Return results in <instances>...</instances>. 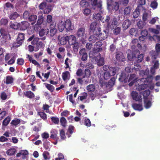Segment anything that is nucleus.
<instances>
[{
    "label": "nucleus",
    "instance_id": "58836bf2",
    "mask_svg": "<svg viewBox=\"0 0 160 160\" xmlns=\"http://www.w3.org/2000/svg\"><path fill=\"white\" fill-rule=\"evenodd\" d=\"M159 52L156 51L152 50L150 52V54L152 59H156L158 54Z\"/></svg>",
    "mask_w": 160,
    "mask_h": 160
},
{
    "label": "nucleus",
    "instance_id": "72a5a7b5",
    "mask_svg": "<svg viewBox=\"0 0 160 160\" xmlns=\"http://www.w3.org/2000/svg\"><path fill=\"white\" fill-rule=\"evenodd\" d=\"M146 4V0H138V5L137 7L140 8H142V10H145L144 8L142 6Z\"/></svg>",
    "mask_w": 160,
    "mask_h": 160
},
{
    "label": "nucleus",
    "instance_id": "ddd939ff",
    "mask_svg": "<svg viewBox=\"0 0 160 160\" xmlns=\"http://www.w3.org/2000/svg\"><path fill=\"white\" fill-rule=\"evenodd\" d=\"M128 76L129 74L128 73L122 72L120 75L119 80L121 82H128Z\"/></svg>",
    "mask_w": 160,
    "mask_h": 160
},
{
    "label": "nucleus",
    "instance_id": "1a4fd4ad",
    "mask_svg": "<svg viewBox=\"0 0 160 160\" xmlns=\"http://www.w3.org/2000/svg\"><path fill=\"white\" fill-rule=\"evenodd\" d=\"M91 5L92 6H95L101 11L102 9V1L98 0H91Z\"/></svg>",
    "mask_w": 160,
    "mask_h": 160
},
{
    "label": "nucleus",
    "instance_id": "a19ab883",
    "mask_svg": "<svg viewBox=\"0 0 160 160\" xmlns=\"http://www.w3.org/2000/svg\"><path fill=\"white\" fill-rule=\"evenodd\" d=\"M121 32V28L119 27H117L115 28L113 31V33L115 35H117L119 34Z\"/></svg>",
    "mask_w": 160,
    "mask_h": 160
},
{
    "label": "nucleus",
    "instance_id": "774afa93",
    "mask_svg": "<svg viewBox=\"0 0 160 160\" xmlns=\"http://www.w3.org/2000/svg\"><path fill=\"white\" fill-rule=\"evenodd\" d=\"M0 32L1 35L3 37L7 36L8 34V32L3 28L0 29Z\"/></svg>",
    "mask_w": 160,
    "mask_h": 160
},
{
    "label": "nucleus",
    "instance_id": "4c0bfd02",
    "mask_svg": "<svg viewBox=\"0 0 160 160\" xmlns=\"http://www.w3.org/2000/svg\"><path fill=\"white\" fill-rule=\"evenodd\" d=\"M140 9H141V8L137 7L135 10L133 12L132 15L133 17L134 18H137L139 15Z\"/></svg>",
    "mask_w": 160,
    "mask_h": 160
},
{
    "label": "nucleus",
    "instance_id": "4be33fe9",
    "mask_svg": "<svg viewBox=\"0 0 160 160\" xmlns=\"http://www.w3.org/2000/svg\"><path fill=\"white\" fill-rule=\"evenodd\" d=\"M91 74V72L88 68H86L84 70L83 78H87L88 79Z\"/></svg>",
    "mask_w": 160,
    "mask_h": 160
},
{
    "label": "nucleus",
    "instance_id": "bb28decb",
    "mask_svg": "<svg viewBox=\"0 0 160 160\" xmlns=\"http://www.w3.org/2000/svg\"><path fill=\"white\" fill-rule=\"evenodd\" d=\"M132 106L135 110H142V104L134 103L132 104Z\"/></svg>",
    "mask_w": 160,
    "mask_h": 160
},
{
    "label": "nucleus",
    "instance_id": "79ce46f5",
    "mask_svg": "<svg viewBox=\"0 0 160 160\" xmlns=\"http://www.w3.org/2000/svg\"><path fill=\"white\" fill-rule=\"evenodd\" d=\"M97 36V37H96L94 35L91 36L88 38L89 41L92 43L95 42L97 40H98V36Z\"/></svg>",
    "mask_w": 160,
    "mask_h": 160
},
{
    "label": "nucleus",
    "instance_id": "864d4df0",
    "mask_svg": "<svg viewBox=\"0 0 160 160\" xmlns=\"http://www.w3.org/2000/svg\"><path fill=\"white\" fill-rule=\"evenodd\" d=\"M60 135L61 139L64 140L66 138L65 132L63 129L60 131Z\"/></svg>",
    "mask_w": 160,
    "mask_h": 160
},
{
    "label": "nucleus",
    "instance_id": "aec40b11",
    "mask_svg": "<svg viewBox=\"0 0 160 160\" xmlns=\"http://www.w3.org/2000/svg\"><path fill=\"white\" fill-rule=\"evenodd\" d=\"M24 94L26 97L30 99L32 98L35 97L34 93L30 91L24 92Z\"/></svg>",
    "mask_w": 160,
    "mask_h": 160
},
{
    "label": "nucleus",
    "instance_id": "8fccbe9b",
    "mask_svg": "<svg viewBox=\"0 0 160 160\" xmlns=\"http://www.w3.org/2000/svg\"><path fill=\"white\" fill-rule=\"evenodd\" d=\"M100 18H101V15L100 13H94L93 14V18L94 20L98 21L100 20Z\"/></svg>",
    "mask_w": 160,
    "mask_h": 160
},
{
    "label": "nucleus",
    "instance_id": "a211bd4d",
    "mask_svg": "<svg viewBox=\"0 0 160 160\" xmlns=\"http://www.w3.org/2000/svg\"><path fill=\"white\" fill-rule=\"evenodd\" d=\"M132 10V8L130 6H128L125 8L123 11L124 15L126 17H129Z\"/></svg>",
    "mask_w": 160,
    "mask_h": 160
},
{
    "label": "nucleus",
    "instance_id": "20e7f679",
    "mask_svg": "<svg viewBox=\"0 0 160 160\" xmlns=\"http://www.w3.org/2000/svg\"><path fill=\"white\" fill-rule=\"evenodd\" d=\"M107 8L109 12L116 11L119 8V4L118 2H114V1L107 3Z\"/></svg>",
    "mask_w": 160,
    "mask_h": 160
},
{
    "label": "nucleus",
    "instance_id": "6e6552de",
    "mask_svg": "<svg viewBox=\"0 0 160 160\" xmlns=\"http://www.w3.org/2000/svg\"><path fill=\"white\" fill-rule=\"evenodd\" d=\"M108 36V30H104L103 32L100 33L98 35V39L100 41H102L107 38Z\"/></svg>",
    "mask_w": 160,
    "mask_h": 160
},
{
    "label": "nucleus",
    "instance_id": "c9c22d12",
    "mask_svg": "<svg viewBox=\"0 0 160 160\" xmlns=\"http://www.w3.org/2000/svg\"><path fill=\"white\" fill-rule=\"evenodd\" d=\"M16 151V149L13 148L8 149L6 152V153L8 155L12 156L15 154Z\"/></svg>",
    "mask_w": 160,
    "mask_h": 160
},
{
    "label": "nucleus",
    "instance_id": "f8f14e48",
    "mask_svg": "<svg viewBox=\"0 0 160 160\" xmlns=\"http://www.w3.org/2000/svg\"><path fill=\"white\" fill-rule=\"evenodd\" d=\"M56 23L53 22L50 23V35L51 37L53 36L57 32V29L56 28Z\"/></svg>",
    "mask_w": 160,
    "mask_h": 160
},
{
    "label": "nucleus",
    "instance_id": "09e8293b",
    "mask_svg": "<svg viewBox=\"0 0 160 160\" xmlns=\"http://www.w3.org/2000/svg\"><path fill=\"white\" fill-rule=\"evenodd\" d=\"M88 96V94L87 93L84 92L82 93V96H80L78 97V99L81 101L86 99Z\"/></svg>",
    "mask_w": 160,
    "mask_h": 160
},
{
    "label": "nucleus",
    "instance_id": "9d476101",
    "mask_svg": "<svg viewBox=\"0 0 160 160\" xmlns=\"http://www.w3.org/2000/svg\"><path fill=\"white\" fill-rule=\"evenodd\" d=\"M139 54V51H134L132 52L131 53H128V60L130 61L133 60V59H135L136 60L137 56Z\"/></svg>",
    "mask_w": 160,
    "mask_h": 160
},
{
    "label": "nucleus",
    "instance_id": "5fc2aeb1",
    "mask_svg": "<svg viewBox=\"0 0 160 160\" xmlns=\"http://www.w3.org/2000/svg\"><path fill=\"white\" fill-rule=\"evenodd\" d=\"M101 31V28L100 26L98 27V29H97L96 28L95 30H94L92 32L93 34L95 36H98V34Z\"/></svg>",
    "mask_w": 160,
    "mask_h": 160
},
{
    "label": "nucleus",
    "instance_id": "f257e3e1",
    "mask_svg": "<svg viewBox=\"0 0 160 160\" xmlns=\"http://www.w3.org/2000/svg\"><path fill=\"white\" fill-rule=\"evenodd\" d=\"M152 76L147 77V78H142L141 79L140 81V84L138 83V82L136 84L137 90L139 91H141L147 88L148 85V84L145 83V82L147 81H148V79H150L152 81Z\"/></svg>",
    "mask_w": 160,
    "mask_h": 160
},
{
    "label": "nucleus",
    "instance_id": "9b49d317",
    "mask_svg": "<svg viewBox=\"0 0 160 160\" xmlns=\"http://www.w3.org/2000/svg\"><path fill=\"white\" fill-rule=\"evenodd\" d=\"M116 59L119 62H123L125 61V58L122 52H117L115 56Z\"/></svg>",
    "mask_w": 160,
    "mask_h": 160
},
{
    "label": "nucleus",
    "instance_id": "603ef678",
    "mask_svg": "<svg viewBox=\"0 0 160 160\" xmlns=\"http://www.w3.org/2000/svg\"><path fill=\"white\" fill-rule=\"evenodd\" d=\"M20 122V121L19 119H16L12 120L11 122V124L12 125L14 126H16Z\"/></svg>",
    "mask_w": 160,
    "mask_h": 160
},
{
    "label": "nucleus",
    "instance_id": "4d7b16f0",
    "mask_svg": "<svg viewBox=\"0 0 160 160\" xmlns=\"http://www.w3.org/2000/svg\"><path fill=\"white\" fill-rule=\"evenodd\" d=\"M143 55L142 54L138 55L137 57V59H136V61L137 63H139L141 62L143 59Z\"/></svg>",
    "mask_w": 160,
    "mask_h": 160
},
{
    "label": "nucleus",
    "instance_id": "6e6d98bb",
    "mask_svg": "<svg viewBox=\"0 0 160 160\" xmlns=\"http://www.w3.org/2000/svg\"><path fill=\"white\" fill-rule=\"evenodd\" d=\"M1 24L3 25H6L8 24V19L5 18H2L0 20Z\"/></svg>",
    "mask_w": 160,
    "mask_h": 160
},
{
    "label": "nucleus",
    "instance_id": "052dcab7",
    "mask_svg": "<svg viewBox=\"0 0 160 160\" xmlns=\"http://www.w3.org/2000/svg\"><path fill=\"white\" fill-rule=\"evenodd\" d=\"M51 121L55 124H58L59 122V119L58 118L55 117L51 118Z\"/></svg>",
    "mask_w": 160,
    "mask_h": 160
},
{
    "label": "nucleus",
    "instance_id": "7c9ffc66",
    "mask_svg": "<svg viewBox=\"0 0 160 160\" xmlns=\"http://www.w3.org/2000/svg\"><path fill=\"white\" fill-rule=\"evenodd\" d=\"M58 27L59 31L62 32L65 29L64 22L62 21H59L58 24Z\"/></svg>",
    "mask_w": 160,
    "mask_h": 160
},
{
    "label": "nucleus",
    "instance_id": "7ed1b4c3",
    "mask_svg": "<svg viewBox=\"0 0 160 160\" xmlns=\"http://www.w3.org/2000/svg\"><path fill=\"white\" fill-rule=\"evenodd\" d=\"M105 21L107 23V27L111 29H114V28L117 26L118 23V20L116 18H114L110 19L109 16H107L106 17Z\"/></svg>",
    "mask_w": 160,
    "mask_h": 160
},
{
    "label": "nucleus",
    "instance_id": "f03ea898",
    "mask_svg": "<svg viewBox=\"0 0 160 160\" xmlns=\"http://www.w3.org/2000/svg\"><path fill=\"white\" fill-rule=\"evenodd\" d=\"M46 37H44L40 38H36L33 41L31 42V44L35 46V51H37L40 48H43L45 47V45L42 41H40V39L44 40L46 39Z\"/></svg>",
    "mask_w": 160,
    "mask_h": 160
},
{
    "label": "nucleus",
    "instance_id": "473e14b6",
    "mask_svg": "<svg viewBox=\"0 0 160 160\" xmlns=\"http://www.w3.org/2000/svg\"><path fill=\"white\" fill-rule=\"evenodd\" d=\"M13 78L12 76H8L6 77L5 83L7 84H11L13 82Z\"/></svg>",
    "mask_w": 160,
    "mask_h": 160
},
{
    "label": "nucleus",
    "instance_id": "a878e982",
    "mask_svg": "<svg viewBox=\"0 0 160 160\" xmlns=\"http://www.w3.org/2000/svg\"><path fill=\"white\" fill-rule=\"evenodd\" d=\"M10 27L13 29H19V23H17V22H14L11 21L10 22Z\"/></svg>",
    "mask_w": 160,
    "mask_h": 160
},
{
    "label": "nucleus",
    "instance_id": "a18cd8bd",
    "mask_svg": "<svg viewBox=\"0 0 160 160\" xmlns=\"http://www.w3.org/2000/svg\"><path fill=\"white\" fill-rule=\"evenodd\" d=\"M60 122L61 124L63 127H65L66 126L67 121L65 118L63 117H62L60 119Z\"/></svg>",
    "mask_w": 160,
    "mask_h": 160
},
{
    "label": "nucleus",
    "instance_id": "e433bc0d",
    "mask_svg": "<svg viewBox=\"0 0 160 160\" xmlns=\"http://www.w3.org/2000/svg\"><path fill=\"white\" fill-rule=\"evenodd\" d=\"M11 118L9 116L7 117L3 121L2 126L5 127L7 126L9 123Z\"/></svg>",
    "mask_w": 160,
    "mask_h": 160
},
{
    "label": "nucleus",
    "instance_id": "0e129e2a",
    "mask_svg": "<svg viewBox=\"0 0 160 160\" xmlns=\"http://www.w3.org/2000/svg\"><path fill=\"white\" fill-rule=\"evenodd\" d=\"M91 12V9L89 8H86L83 10V14L86 16H88Z\"/></svg>",
    "mask_w": 160,
    "mask_h": 160
},
{
    "label": "nucleus",
    "instance_id": "3c124183",
    "mask_svg": "<svg viewBox=\"0 0 160 160\" xmlns=\"http://www.w3.org/2000/svg\"><path fill=\"white\" fill-rule=\"evenodd\" d=\"M104 64V60L103 58H100L97 62L98 65L99 66H102Z\"/></svg>",
    "mask_w": 160,
    "mask_h": 160
},
{
    "label": "nucleus",
    "instance_id": "cd10ccee",
    "mask_svg": "<svg viewBox=\"0 0 160 160\" xmlns=\"http://www.w3.org/2000/svg\"><path fill=\"white\" fill-rule=\"evenodd\" d=\"M20 16V15L16 12L12 13L9 16L11 20H15Z\"/></svg>",
    "mask_w": 160,
    "mask_h": 160
},
{
    "label": "nucleus",
    "instance_id": "680f3d73",
    "mask_svg": "<svg viewBox=\"0 0 160 160\" xmlns=\"http://www.w3.org/2000/svg\"><path fill=\"white\" fill-rule=\"evenodd\" d=\"M69 74V72L68 71H66L62 73V78L64 81L66 80L67 79L68 75Z\"/></svg>",
    "mask_w": 160,
    "mask_h": 160
},
{
    "label": "nucleus",
    "instance_id": "c756f323",
    "mask_svg": "<svg viewBox=\"0 0 160 160\" xmlns=\"http://www.w3.org/2000/svg\"><path fill=\"white\" fill-rule=\"evenodd\" d=\"M25 38L24 34L23 33L20 32L19 33L18 35L16 41H19L23 42Z\"/></svg>",
    "mask_w": 160,
    "mask_h": 160
},
{
    "label": "nucleus",
    "instance_id": "393cba45",
    "mask_svg": "<svg viewBox=\"0 0 160 160\" xmlns=\"http://www.w3.org/2000/svg\"><path fill=\"white\" fill-rule=\"evenodd\" d=\"M69 39L68 36L62 37L59 40L60 43L62 45H65Z\"/></svg>",
    "mask_w": 160,
    "mask_h": 160
},
{
    "label": "nucleus",
    "instance_id": "4468645a",
    "mask_svg": "<svg viewBox=\"0 0 160 160\" xmlns=\"http://www.w3.org/2000/svg\"><path fill=\"white\" fill-rule=\"evenodd\" d=\"M131 95L133 99L136 101L140 102L142 99V96L136 91H132L131 92Z\"/></svg>",
    "mask_w": 160,
    "mask_h": 160
},
{
    "label": "nucleus",
    "instance_id": "423d86ee",
    "mask_svg": "<svg viewBox=\"0 0 160 160\" xmlns=\"http://www.w3.org/2000/svg\"><path fill=\"white\" fill-rule=\"evenodd\" d=\"M136 74L137 73L135 72L134 73L130 75L129 78H128V82H130L128 84L129 86H132L138 81H139V80H138V77L136 76Z\"/></svg>",
    "mask_w": 160,
    "mask_h": 160
},
{
    "label": "nucleus",
    "instance_id": "69168bd1",
    "mask_svg": "<svg viewBox=\"0 0 160 160\" xmlns=\"http://www.w3.org/2000/svg\"><path fill=\"white\" fill-rule=\"evenodd\" d=\"M111 76V75L108 72H104L103 77L106 80L108 79Z\"/></svg>",
    "mask_w": 160,
    "mask_h": 160
},
{
    "label": "nucleus",
    "instance_id": "b1692460",
    "mask_svg": "<svg viewBox=\"0 0 160 160\" xmlns=\"http://www.w3.org/2000/svg\"><path fill=\"white\" fill-rule=\"evenodd\" d=\"M83 77L82 78H77V82L79 84H80L81 85H82L84 83L85 84H87L89 82V81L88 80H85L83 81L82 79Z\"/></svg>",
    "mask_w": 160,
    "mask_h": 160
},
{
    "label": "nucleus",
    "instance_id": "338daca9",
    "mask_svg": "<svg viewBox=\"0 0 160 160\" xmlns=\"http://www.w3.org/2000/svg\"><path fill=\"white\" fill-rule=\"evenodd\" d=\"M45 86L46 88L49 91H50L51 92H52L54 90V87L50 84H47L45 85Z\"/></svg>",
    "mask_w": 160,
    "mask_h": 160
},
{
    "label": "nucleus",
    "instance_id": "de8ad7c7",
    "mask_svg": "<svg viewBox=\"0 0 160 160\" xmlns=\"http://www.w3.org/2000/svg\"><path fill=\"white\" fill-rule=\"evenodd\" d=\"M115 78L114 77L111 78L109 81L108 85L110 87L113 86L115 83Z\"/></svg>",
    "mask_w": 160,
    "mask_h": 160
},
{
    "label": "nucleus",
    "instance_id": "412c9836",
    "mask_svg": "<svg viewBox=\"0 0 160 160\" xmlns=\"http://www.w3.org/2000/svg\"><path fill=\"white\" fill-rule=\"evenodd\" d=\"M48 29H41L39 31V34L40 37H43L47 35L49 32Z\"/></svg>",
    "mask_w": 160,
    "mask_h": 160
},
{
    "label": "nucleus",
    "instance_id": "2eb2a0df",
    "mask_svg": "<svg viewBox=\"0 0 160 160\" xmlns=\"http://www.w3.org/2000/svg\"><path fill=\"white\" fill-rule=\"evenodd\" d=\"M81 59L83 61H86L88 58V54L85 48L81 49L79 52Z\"/></svg>",
    "mask_w": 160,
    "mask_h": 160
},
{
    "label": "nucleus",
    "instance_id": "49530a36",
    "mask_svg": "<svg viewBox=\"0 0 160 160\" xmlns=\"http://www.w3.org/2000/svg\"><path fill=\"white\" fill-rule=\"evenodd\" d=\"M79 4L81 7H88L89 5L88 2L85 0H82L80 2Z\"/></svg>",
    "mask_w": 160,
    "mask_h": 160
},
{
    "label": "nucleus",
    "instance_id": "bf43d9fd",
    "mask_svg": "<svg viewBox=\"0 0 160 160\" xmlns=\"http://www.w3.org/2000/svg\"><path fill=\"white\" fill-rule=\"evenodd\" d=\"M49 153L47 151H45L43 152L42 155L45 160H47L49 159L50 158L49 157Z\"/></svg>",
    "mask_w": 160,
    "mask_h": 160
},
{
    "label": "nucleus",
    "instance_id": "c03bdc74",
    "mask_svg": "<svg viewBox=\"0 0 160 160\" xmlns=\"http://www.w3.org/2000/svg\"><path fill=\"white\" fill-rule=\"evenodd\" d=\"M44 20L43 17L42 15H40L38 16V19L37 22V24L39 25H41L43 22Z\"/></svg>",
    "mask_w": 160,
    "mask_h": 160
},
{
    "label": "nucleus",
    "instance_id": "e2e57ef3",
    "mask_svg": "<svg viewBox=\"0 0 160 160\" xmlns=\"http://www.w3.org/2000/svg\"><path fill=\"white\" fill-rule=\"evenodd\" d=\"M22 42L19 41H16V42L13 43V46L14 48H18L22 44Z\"/></svg>",
    "mask_w": 160,
    "mask_h": 160
},
{
    "label": "nucleus",
    "instance_id": "f704fd0d",
    "mask_svg": "<svg viewBox=\"0 0 160 160\" xmlns=\"http://www.w3.org/2000/svg\"><path fill=\"white\" fill-rule=\"evenodd\" d=\"M86 89L88 92H93L95 90V87L93 84H90L87 87Z\"/></svg>",
    "mask_w": 160,
    "mask_h": 160
},
{
    "label": "nucleus",
    "instance_id": "f3484780",
    "mask_svg": "<svg viewBox=\"0 0 160 160\" xmlns=\"http://www.w3.org/2000/svg\"><path fill=\"white\" fill-rule=\"evenodd\" d=\"M37 17V15H30L28 17V21L31 22L32 25L35 24L36 22Z\"/></svg>",
    "mask_w": 160,
    "mask_h": 160
},
{
    "label": "nucleus",
    "instance_id": "0eeeda50",
    "mask_svg": "<svg viewBox=\"0 0 160 160\" xmlns=\"http://www.w3.org/2000/svg\"><path fill=\"white\" fill-rule=\"evenodd\" d=\"M65 29L67 31H70L74 28V26L72 24L70 20L68 19L64 22Z\"/></svg>",
    "mask_w": 160,
    "mask_h": 160
},
{
    "label": "nucleus",
    "instance_id": "39448f33",
    "mask_svg": "<svg viewBox=\"0 0 160 160\" xmlns=\"http://www.w3.org/2000/svg\"><path fill=\"white\" fill-rule=\"evenodd\" d=\"M77 35L78 38H80L82 40H85L87 38L85 28L84 27L79 28L77 31Z\"/></svg>",
    "mask_w": 160,
    "mask_h": 160
},
{
    "label": "nucleus",
    "instance_id": "2f4dec72",
    "mask_svg": "<svg viewBox=\"0 0 160 160\" xmlns=\"http://www.w3.org/2000/svg\"><path fill=\"white\" fill-rule=\"evenodd\" d=\"M51 133H52L50 138L53 139H58V138L57 136L58 132L57 131L55 130H53L51 131Z\"/></svg>",
    "mask_w": 160,
    "mask_h": 160
},
{
    "label": "nucleus",
    "instance_id": "dca6fc26",
    "mask_svg": "<svg viewBox=\"0 0 160 160\" xmlns=\"http://www.w3.org/2000/svg\"><path fill=\"white\" fill-rule=\"evenodd\" d=\"M19 29L22 30H26L29 26V24L27 21H24L19 23Z\"/></svg>",
    "mask_w": 160,
    "mask_h": 160
},
{
    "label": "nucleus",
    "instance_id": "13d9d810",
    "mask_svg": "<svg viewBox=\"0 0 160 160\" xmlns=\"http://www.w3.org/2000/svg\"><path fill=\"white\" fill-rule=\"evenodd\" d=\"M79 44L78 43H76L72 45H73L72 48L74 52H78L79 48Z\"/></svg>",
    "mask_w": 160,
    "mask_h": 160
},
{
    "label": "nucleus",
    "instance_id": "5701e85b",
    "mask_svg": "<svg viewBox=\"0 0 160 160\" xmlns=\"http://www.w3.org/2000/svg\"><path fill=\"white\" fill-rule=\"evenodd\" d=\"M68 38L69 39L68 40V42L70 45H71L76 43H75L76 40V38L73 35H71L69 37L68 36Z\"/></svg>",
    "mask_w": 160,
    "mask_h": 160
},
{
    "label": "nucleus",
    "instance_id": "6ab92c4d",
    "mask_svg": "<svg viewBox=\"0 0 160 160\" xmlns=\"http://www.w3.org/2000/svg\"><path fill=\"white\" fill-rule=\"evenodd\" d=\"M99 26V24L96 22H94L91 23L90 26V29L91 32H92L94 30H95L96 28L98 29V27Z\"/></svg>",
    "mask_w": 160,
    "mask_h": 160
},
{
    "label": "nucleus",
    "instance_id": "c85d7f7f",
    "mask_svg": "<svg viewBox=\"0 0 160 160\" xmlns=\"http://www.w3.org/2000/svg\"><path fill=\"white\" fill-rule=\"evenodd\" d=\"M131 24V21L128 19L126 20L123 23L122 27L125 29H126L130 26Z\"/></svg>",
    "mask_w": 160,
    "mask_h": 160
},
{
    "label": "nucleus",
    "instance_id": "37998d69",
    "mask_svg": "<svg viewBox=\"0 0 160 160\" xmlns=\"http://www.w3.org/2000/svg\"><path fill=\"white\" fill-rule=\"evenodd\" d=\"M146 22L142 21H139L137 23V26L139 29H142L146 25Z\"/></svg>",
    "mask_w": 160,
    "mask_h": 160
},
{
    "label": "nucleus",
    "instance_id": "ea45409f",
    "mask_svg": "<svg viewBox=\"0 0 160 160\" xmlns=\"http://www.w3.org/2000/svg\"><path fill=\"white\" fill-rule=\"evenodd\" d=\"M116 69L115 68L113 67H110L108 72L110 73L111 76H114L116 74Z\"/></svg>",
    "mask_w": 160,
    "mask_h": 160
}]
</instances>
